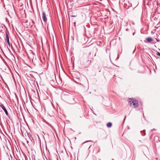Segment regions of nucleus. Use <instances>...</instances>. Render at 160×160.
I'll use <instances>...</instances> for the list:
<instances>
[{
	"label": "nucleus",
	"instance_id": "obj_7",
	"mask_svg": "<svg viewBox=\"0 0 160 160\" xmlns=\"http://www.w3.org/2000/svg\"><path fill=\"white\" fill-rule=\"evenodd\" d=\"M112 124L111 123V122H108L107 125V126L108 127V128H110L112 127Z\"/></svg>",
	"mask_w": 160,
	"mask_h": 160
},
{
	"label": "nucleus",
	"instance_id": "obj_17",
	"mask_svg": "<svg viewBox=\"0 0 160 160\" xmlns=\"http://www.w3.org/2000/svg\"><path fill=\"white\" fill-rule=\"evenodd\" d=\"M89 55H90V54H91V52H89Z\"/></svg>",
	"mask_w": 160,
	"mask_h": 160
},
{
	"label": "nucleus",
	"instance_id": "obj_6",
	"mask_svg": "<svg viewBox=\"0 0 160 160\" xmlns=\"http://www.w3.org/2000/svg\"><path fill=\"white\" fill-rule=\"evenodd\" d=\"M147 41L148 42H150L152 41V39L151 38L148 37L147 38Z\"/></svg>",
	"mask_w": 160,
	"mask_h": 160
},
{
	"label": "nucleus",
	"instance_id": "obj_9",
	"mask_svg": "<svg viewBox=\"0 0 160 160\" xmlns=\"http://www.w3.org/2000/svg\"><path fill=\"white\" fill-rule=\"evenodd\" d=\"M154 139H158V137L157 136L155 137L154 138Z\"/></svg>",
	"mask_w": 160,
	"mask_h": 160
},
{
	"label": "nucleus",
	"instance_id": "obj_5",
	"mask_svg": "<svg viewBox=\"0 0 160 160\" xmlns=\"http://www.w3.org/2000/svg\"><path fill=\"white\" fill-rule=\"evenodd\" d=\"M6 40H7V42L8 44V45L9 46H10V42H9V37L8 36V35L7 34H6Z\"/></svg>",
	"mask_w": 160,
	"mask_h": 160
},
{
	"label": "nucleus",
	"instance_id": "obj_14",
	"mask_svg": "<svg viewBox=\"0 0 160 160\" xmlns=\"http://www.w3.org/2000/svg\"><path fill=\"white\" fill-rule=\"evenodd\" d=\"M155 130V129H152L151 130V131L152 132L153 130Z\"/></svg>",
	"mask_w": 160,
	"mask_h": 160
},
{
	"label": "nucleus",
	"instance_id": "obj_11",
	"mask_svg": "<svg viewBox=\"0 0 160 160\" xmlns=\"http://www.w3.org/2000/svg\"><path fill=\"white\" fill-rule=\"evenodd\" d=\"M145 135V132H144V134H142V136H144V135Z\"/></svg>",
	"mask_w": 160,
	"mask_h": 160
},
{
	"label": "nucleus",
	"instance_id": "obj_16",
	"mask_svg": "<svg viewBox=\"0 0 160 160\" xmlns=\"http://www.w3.org/2000/svg\"><path fill=\"white\" fill-rule=\"evenodd\" d=\"M126 31H128V29H126Z\"/></svg>",
	"mask_w": 160,
	"mask_h": 160
},
{
	"label": "nucleus",
	"instance_id": "obj_3",
	"mask_svg": "<svg viewBox=\"0 0 160 160\" xmlns=\"http://www.w3.org/2000/svg\"><path fill=\"white\" fill-rule=\"evenodd\" d=\"M0 106L1 107V108H2V109L4 111L6 115L7 116H8V113L7 110L5 108V107L3 106V105H2V104L0 105Z\"/></svg>",
	"mask_w": 160,
	"mask_h": 160
},
{
	"label": "nucleus",
	"instance_id": "obj_18",
	"mask_svg": "<svg viewBox=\"0 0 160 160\" xmlns=\"http://www.w3.org/2000/svg\"><path fill=\"white\" fill-rule=\"evenodd\" d=\"M91 145H90V146L89 147V148H90V147H91Z\"/></svg>",
	"mask_w": 160,
	"mask_h": 160
},
{
	"label": "nucleus",
	"instance_id": "obj_8",
	"mask_svg": "<svg viewBox=\"0 0 160 160\" xmlns=\"http://www.w3.org/2000/svg\"><path fill=\"white\" fill-rule=\"evenodd\" d=\"M156 55L159 56H160V53L158 52H157L156 53Z\"/></svg>",
	"mask_w": 160,
	"mask_h": 160
},
{
	"label": "nucleus",
	"instance_id": "obj_1",
	"mask_svg": "<svg viewBox=\"0 0 160 160\" xmlns=\"http://www.w3.org/2000/svg\"><path fill=\"white\" fill-rule=\"evenodd\" d=\"M129 105L133 108H136L138 107V101L133 99H130Z\"/></svg>",
	"mask_w": 160,
	"mask_h": 160
},
{
	"label": "nucleus",
	"instance_id": "obj_2",
	"mask_svg": "<svg viewBox=\"0 0 160 160\" xmlns=\"http://www.w3.org/2000/svg\"><path fill=\"white\" fill-rule=\"evenodd\" d=\"M42 19L43 21L46 22L47 21V18H46V14L43 11L42 13Z\"/></svg>",
	"mask_w": 160,
	"mask_h": 160
},
{
	"label": "nucleus",
	"instance_id": "obj_4",
	"mask_svg": "<svg viewBox=\"0 0 160 160\" xmlns=\"http://www.w3.org/2000/svg\"><path fill=\"white\" fill-rule=\"evenodd\" d=\"M31 57L33 58L32 59V61L33 62L34 60V59H36V56L33 52H31Z\"/></svg>",
	"mask_w": 160,
	"mask_h": 160
},
{
	"label": "nucleus",
	"instance_id": "obj_13",
	"mask_svg": "<svg viewBox=\"0 0 160 160\" xmlns=\"http://www.w3.org/2000/svg\"><path fill=\"white\" fill-rule=\"evenodd\" d=\"M135 50H136V48H135V49H134V50L133 51V53L134 52H135Z\"/></svg>",
	"mask_w": 160,
	"mask_h": 160
},
{
	"label": "nucleus",
	"instance_id": "obj_12",
	"mask_svg": "<svg viewBox=\"0 0 160 160\" xmlns=\"http://www.w3.org/2000/svg\"><path fill=\"white\" fill-rule=\"evenodd\" d=\"M71 17H75L76 16H71Z\"/></svg>",
	"mask_w": 160,
	"mask_h": 160
},
{
	"label": "nucleus",
	"instance_id": "obj_15",
	"mask_svg": "<svg viewBox=\"0 0 160 160\" xmlns=\"http://www.w3.org/2000/svg\"><path fill=\"white\" fill-rule=\"evenodd\" d=\"M156 40H157V42H159V40H158L157 39H156Z\"/></svg>",
	"mask_w": 160,
	"mask_h": 160
},
{
	"label": "nucleus",
	"instance_id": "obj_10",
	"mask_svg": "<svg viewBox=\"0 0 160 160\" xmlns=\"http://www.w3.org/2000/svg\"><path fill=\"white\" fill-rule=\"evenodd\" d=\"M92 142V141H86V142H84V143H83V144H84V143H86V142Z\"/></svg>",
	"mask_w": 160,
	"mask_h": 160
},
{
	"label": "nucleus",
	"instance_id": "obj_19",
	"mask_svg": "<svg viewBox=\"0 0 160 160\" xmlns=\"http://www.w3.org/2000/svg\"><path fill=\"white\" fill-rule=\"evenodd\" d=\"M134 33H133V35H134Z\"/></svg>",
	"mask_w": 160,
	"mask_h": 160
}]
</instances>
